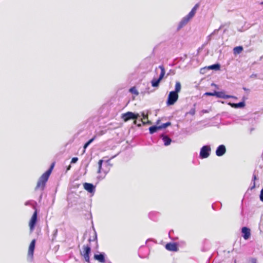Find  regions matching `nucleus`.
I'll return each mask as SVG.
<instances>
[{
	"mask_svg": "<svg viewBox=\"0 0 263 263\" xmlns=\"http://www.w3.org/2000/svg\"><path fill=\"white\" fill-rule=\"evenodd\" d=\"M54 166V163H52L50 168L40 177L37 181V185L35 188V190L39 189L42 191L44 190L46 183L49 178V177L53 168Z\"/></svg>",
	"mask_w": 263,
	"mask_h": 263,
	"instance_id": "nucleus-1",
	"label": "nucleus"
},
{
	"mask_svg": "<svg viewBox=\"0 0 263 263\" xmlns=\"http://www.w3.org/2000/svg\"><path fill=\"white\" fill-rule=\"evenodd\" d=\"M159 68H160L161 70V72L159 78L158 79L154 78L151 81L152 86L154 87H157L159 86L160 82L163 78L165 73V68L162 65H159Z\"/></svg>",
	"mask_w": 263,
	"mask_h": 263,
	"instance_id": "nucleus-2",
	"label": "nucleus"
},
{
	"mask_svg": "<svg viewBox=\"0 0 263 263\" xmlns=\"http://www.w3.org/2000/svg\"><path fill=\"white\" fill-rule=\"evenodd\" d=\"M140 117V116L138 114H135L133 112L128 111L125 114H123L122 115L121 118L124 120V121L127 122L130 119L136 120Z\"/></svg>",
	"mask_w": 263,
	"mask_h": 263,
	"instance_id": "nucleus-3",
	"label": "nucleus"
},
{
	"mask_svg": "<svg viewBox=\"0 0 263 263\" xmlns=\"http://www.w3.org/2000/svg\"><path fill=\"white\" fill-rule=\"evenodd\" d=\"M103 162V161L102 160H100L98 162L99 165V169L98 171V173L101 174L103 173V175L102 176L101 175L99 176L98 178L100 179H102L104 178L106 174L108 172L109 168H108V164L106 163L105 164V167L106 168H102V163Z\"/></svg>",
	"mask_w": 263,
	"mask_h": 263,
	"instance_id": "nucleus-4",
	"label": "nucleus"
},
{
	"mask_svg": "<svg viewBox=\"0 0 263 263\" xmlns=\"http://www.w3.org/2000/svg\"><path fill=\"white\" fill-rule=\"evenodd\" d=\"M211 151V148L210 145H204L203 146L200 151L199 156L201 159H204L208 158L210 155Z\"/></svg>",
	"mask_w": 263,
	"mask_h": 263,
	"instance_id": "nucleus-5",
	"label": "nucleus"
},
{
	"mask_svg": "<svg viewBox=\"0 0 263 263\" xmlns=\"http://www.w3.org/2000/svg\"><path fill=\"white\" fill-rule=\"evenodd\" d=\"M179 96L178 94L173 92L171 91L168 96L167 100V105L168 106L172 105L175 104V103L177 101L178 99Z\"/></svg>",
	"mask_w": 263,
	"mask_h": 263,
	"instance_id": "nucleus-6",
	"label": "nucleus"
},
{
	"mask_svg": "<svg viewBox=\"0 0 263 263\" xmlns=\"http://www.w3.org/2000/svg\"><path fill=\"white\" fill-rule=\"evenodd\" d=\"M83 252H81V255L84 256L85 260L89 262L90 261L89 254L91 251V248L89 246H83Z\"/></svg>",
	"mask_w": 263,
	"mask_h": 263,
	"instance_id": "nucleus-7",
	"label": "nucleus"
},
{
	"mask_svg": "<svg viewBox=\"0 0 263 263\" xmlns=\"http://www.w3.org/2000/svg\"><path fill=\"white\" fill-rule=\"evenodd\" d=\"M37 210L35 209L29 222L30 230L31 232L33 231V230L34 229L35 226L37 222Z\"/></svg>",
	"mask_w": 263,
	"mask_h": 263,
	"instance_id": "nucleus-8",
	"label": "nucleus"
},
{
	"mask_svg": "<svg viewBox=\"0 0 263 263\" xmlns=\"http://www.w3.org/2000/svg\"><path fill=\"white\" fill-rule=\"evenodd\" d=\"M149 254V250L144 246H141L139 250V256L141 258H144L147 257Z\"/></svg>",
	"mask_w": 263,
	"mask_h": 263,
	"instance_id": "nucleus-9",
	"label": "nucleus"
},
{
	"mask_svg": "<svg viewBox=\"0 0 263 263\" xmlns=\"http://www.w3.org/2000/svg\"><path fill=\"white\" fill-rule=\"evenodd\" d=\"M215 95L216 97L218 98H222V99H228V98H233V99H237L236 97H235L234 96L231 95H225L224 92L222 91H215Z\"/></svg>",
	"mask_w": 263,
	"mask_h": 263,
	"instance_id": "nucleus-10",
	"label": "nucleus"
},
{
	"mask_svg": "<svg viewBox=\"0 0 263 263\" xmlns=\"http://www.w3.org/2000/svg\"><path fill=\"white\" fill-rule=\"evenodd\" d=\"M216 155L218 157H221L226 153V148L225 145L221 144L219 145L216 150Z\"/></svg>",
	"mask_w": 263,
	"mask_h": 263,
	"instance_id": "nucleus-11",
	"label": "nucleus"
},
{
	"mask_svg": "<svg viewBox=\"0 0 263 263\" xmlns=\"http://www.w3.org/2000/svg\"><path fill=\"white\" fill-rule=\"evenodd\" d=\"M165 248L168 251L173 252H177L178 250L177 245L175 242L167 243L165 245Z\"/></svg>",
	"mask_w": 263,
	"mask_h": 263,
	"instance_id": "nucleus-12",
	"label": "nucleus"
},
{
	"mask_svg": "<svg viewBox=\"0 0 263 263\" xmlns=\"http://www.w3.org/2000/svg\"><path fill=\"white\" fill-rule=\"evenodd\" d=\"M242 236L245 240L248 239L250 237V229L247 227H244L241 229Z\"/></svg>",
	"mask_w": 263,
	"mask_h": 263,
	"instance_id": "nucleus-13",
	"label": "nucleus"
},
{
	"mask_svg": "<svg viewBox=\"0 0 263 263\" xmlns=\"http://www.w3.org/2000/svg\"><path fill=\"white\" fill-rule=\"evenodd\" d=\"M84 188L89 193H92L95 191V186L91 183H84L83 184Z\"/></svg>",
	"mask_w": 263,
	"mask_h": 263,
	"instance_id": "nucleus-14",
	"label": "nucleus"
},
{
	"mask_svg": "<svg viewBox=\"0 0 263 263\" xmlns=\"http://www.w3.org/2000/svg\"><path fill=\"white\" fill-rule=\"evenodd\" d=\"M35 242H36L35 239H33L31 241V242L29 245V249H28V255L29 256L32 257L33 255L34 250L35 249Z\"/></svg>",
	"mask_w": 263,
	"mask_h": 263,
	"instance_id": "nucleus-15",
	"label": "nucleus"
},
{
	"mask_svg": "<svg viewBox=\"0 0 263 263\" xmlns=\"http://www.w3.org/2000/svg\"><path fill=\"white\" fill-rule=\"evenodd\" d=\"M190 20L186 16L183 17L180 21V22L179 23V24L177 27V30H179L183 27L186 25Z\"/></svg>",
	"mask_w": 263,
	"mask_h": 263,
	"instance_id": "nucleus-16",
	"label": "nucleus"
},
{
	"mask_svg": "<svg viewBox=\"0 0 263 263\" xmlns=\"http://www.w3.org/2000/svg\"><path fill=\"white\" fill-rule=\"evenodd\" d=\"M105 254L103 252H102L99 254H95L94 259L100 262L103 263L105 262Z\"/></svg>",
	"mask_w": 263,
	"mask_h": 263,
	"instance_id": "nucleus-17",
	"label": "nucleus"
},
{
	"mask_svg": "<svg viewBox=\"0 0 263 263\" xmlns=\"http://www.w3.org/2000/svg\"><path fill=\"white\" fill-rule=\"evenodd\" d=\"M160 216V213L156 211H152L148 214V217L153 221H157Z\"/></svg>",
	"mask_w": 263,
	"mask_h": 263,
	"instance_id": "nucleus-18",
	"label": "nucleus"
},
{
	"mask_svg": "<svg viewBox=\"0 0 263 263\" xmlns=\"http://www.w3.org/2000/svg\"><path fill=\"white\" fill-rule=\"evenodd\" d=\"M228 105L231 106L232 107L235 108H241L245 107V103L244 101L240 102L238 103H233L231 102H229L228 103Z\"/></svg>",
	"mask_w": 263,
	"mask_h": 263,
	"instance_id": "nucleus-19",
	"label": "nucleus"
},
{
	"mask_svg": "<svg viewBox=\"0 0 263 263\" xmlns=\"http://www.w3.org/2000/svg\"><path fill=\"white\" fill-rule=\"evenodd\" d=\"M198 6V4H196L192 8L191 11L189 12V13L186 15L190 20H191L195 15Z\"/></svg>",
	"mask_w": 263,
	"mask_h": 263,
	"instance_id": "nucleus-20",
	"label": "nucleus"
},
{
	"mask_svg": "<svg viewBox=\"0 0 263 263\" xmlns=\"http://www.w3.org/2000/svg\"><path fill=\"white\" fill-rule=\"evenodd\" d=\"M161 138L164 142V145L168 146L171 144L172 139L168 136L162 135L161 136Z\"/></svg>",
	"mask_w": 263,
	"mask_h": 263,
	"instance_id": "nucleus-21",
	"label": "nucleus"
},
{
	"mask_svg": "<svg viewBox=\"0 0 263 263\" xmlns=\"http://www.w3.org/2000/svg\"><path fill=\"white\" fill-rule=\"evenodd\" d=\"M160 129H161L160 126L154 125V126H151L149 128V133L151 134H153L157 132L158 130H160Z\"/></svg>",
	"mask_w": 263,
	"mask_h": 263,
	"instance_id": "nucleus-22",
	"label": "nucleus"
},
{
	"mask_svg": "<svg viewBox=\"0 0 263 263\" xmlns=\"http://www.w3.org/2000/svg\"><path fill=\"white\" fill-rule=\"evenodd\" d=\"M243 50V47L241 46H237L234 48L233 52L234 54H239Z\"/></svg>",
	"mask_w": 263,
	"mask_h": 263,
	"instance_id": "nucleus-23",
	"label": "nucleus"
},
{
	"mask_svg": "<svg viewBox=\"0 0 263 263\" xmlns=\"http://www.w3.org/2000/svg\"><path fill=\"white\" fill-rule=\"evenodd\" d=\"M181 86L180 83L177 81L176 82L175 90L173 91L178 93V92H179L181 90Z\"/></svg>",
	"mask_w": 263,
	"mask_h": 263,
	"instance_id": "nucleus-24",
	"label": "nucleus"
},
{
	"mask_svg": "<svg viewBox=\"0 0 263 263\" xmlns=\"http://www.w3.org/2000/svg\"><path fill=\"white\" fill-rule=\"evenodd\" d=\"M209 69L218 70L220 68V65L219 64H215L208 67Z\"/></svg>",
	"mask_w": 263,
	"mask_h": 263,
	"instance_id": "nucleus-25",
	"label": "nucleus"
},
{
	"mask_svg": "<svg viewBox=\"0 0 263 263\" xmlns=\"http://www.w3.org/2000/svg\"><path fill=\"white\" fill-rule=\"evenodd\" d=\"M256 179H257L256 175L254 173L253 175V177H252V183H251L252 184V185L250 187V189L251 190L254 189L255 187V181Z\"/></svg>",
	"mask_w": 263,
	"mask_h": 263,
	"instance_id": "nucleus-26",
	"label": "nucleus"
},
{
	"mask_svg": "<svg viewBox=\"0 0 263 263\" xmlns=\"http://www.w3.org/2000/svg\"><path fill=\"white\" fill-rule=\"evenodd\" d=\"M36 204V203L33 200H28L25 203V205L26 206H31L33 209H35V205L33 204Z\"/></svg>",
	"mask_w": 263,
	"mask_h": 263,
	"instance_id": "nucleus-27",
	"label": "nucleus"
},
{
	"mask_svg": "<svg viewBox=\"0 0 263 263\" xmlns=\"http://www.w3.org/2000/svg\"><path fill=\"white\" fill-rule=\"evenodd\" d=\"M96 136H95L92 138L88 140L84 145V149H85L95 139Z\"/></svg>",
	"mask_w": 263,
	"mask_h": 263,
	"instance_id": "nucleus-28",
	"label": "nucleus"
},
{
	"mask_svg": "<svg viewBox=\"0 0 263 263\" xmlns=\"http://www.w3.org/2000/svg\"><path fill=\"white\" fill-rule=\"evenodd\" d=\"M129 91L135 95H138L139 92L135 87H133L129 89Z\"/></svg>",
	"mask_w": 263,
	"mask_h": 263,
	"instance_id": "nucleus-29",
	"label": "nucleus"
},
{
	"mask_svg": "<svg viewBox=\"0 0 263 263\" xmlns=\"http://www.w3.org/2000/svg\"><path fill=\"white\" fill-rule=\"evenodd\" d=\"M141 116L142 117V119H141L140 120L142 122L143 124H144L145 120L148 119V116L147 115L145 114L144 112H143L141 113Z\"/></svg>",
	"mask_w": 263,
	"mask_h": 263,
	"instance_id": "nucleus-30",
	"label": "nucleus"
},
{
	"mask_svg": "<svg viewBox=\"0 0 263 263\" xmlns=\"http://www.w3.org/2000/svg\"><path fill=\"white\" fill-rule=\"evenodd\" d=\"M57 235H58V229H56L53 231V234L52 235V238H51L52 241H53L55 239V238L57 236Z\"/></svg>",
	"mask_w": 263,
	"mask_h": 263,
	"instance_id": "nucleus-31",
	"label": "nucleus"
},
{
	"mask_svg": "<svg viewBox=\"0 0 263 263\" xmlns=\"http://www.w3.org/2000/svg\"><path fill=\"white\" fill-rule=\"evenodd\" d=\"M171 123L170 122H166L165 123H163L161 125H160V129H163V128H165L167 127H168V126L171 125Z\"/></svg>",
	"mask_w": 263,
	"mask_h": 263,
	"instance_id": "nucleus-32",
	"label": "nucleus"
},
{
	"mask_svg": "<svg viewBox=\"0 0 263 263\" xmlns=\"http://www.w3.org/2000/svg\"><path fill=\"white\" fill-rule=\"evenodd\" d=\"M220 29V28H219L218 29H215L211 34H210L209 36H208V41H210L211 40V36L214 34L215 33H216L219 29Z\"/></svg>",
	"mask_w": 263,
	"mask_h": 263,
	"instance_id": "nucleus-33",
	"label": "nucleus"
},
{
	"mask_svg": "<svg viewBox=\"0 0 263 263\" xmlns=\"http://www.w3.org/2000/svg\"><path fill=\"white\" fill-rule=\"evenodd\" d=\"M195 112H196L195 108L194 107V108H191L190 110V111L186 113V114H190V115L193 116L195 115Z\"/></svg>",
	"mask_w": 263,
	"mask_h": 263,
	"instance_id": "nucleus-34",
	"label": "nucleus"
},
{
	"mask_svg": "<svg viewBox=\"0 0 263 263\" xmlns=\"http://www.w3.org/2000/svg\"><path fill=\"white\" fill-rule=\"evenodd\" d=\"M247 263H257V260L255 258H250Z\"/></svg>",
	"mask_w": 263,
	"mask_h": 263,
	"instance_id": "nucleus-35",
	"label": "nucleus"
},
{
	"mask_svg": "<svg viewBox=\"0 0 263 263\" xmlns=\"http://www.w3.org/2000/svg\"><path fill=\"white\" fill-rule=\"evenodd\" d=\"M204 95L208 96H215V91L213 92H206L204 93Z\"/></svg>",
	"mask_w": 263,
	"mask_h": 263,
	"instance_id": "nucleus-36",
	"label": "nucleus"
},
{
	"mask_svg": "<svg viewBox=\"0 0 263 263\" xmlns=\"http://www.w3.org/2000/svg\"><path fill=\"white\" fill-rule=\"evenodd\" d=\"M259 198L260 201L263 202V187L261 190Z\"/></svg>",
	"mask_w": 263,
	"mask_h": 263,
	"instance_id": "nucleus-37",
	"label": "nucleus"
},
{
	"mask_svg": "<svg viewBox=\"0 0 263 263\" xmlns=\"http://www.w3.org/2000/svg\"><path fill=\"white\" fill-rule=\"evenodd\" d=\"M78 158L77 157H73L71 159V163H75L78 161Z\"/></svg>",
	"mask_w": 263,
	"mask_h": 263,
	"instance_id": "nucleus-38",
	"label": "nucleus"
},
{
	"mask_svg": "<svg viewBox=\"0 0 263 263\" xmlns=\"http://www.w3.org/2000/svg\"><path fill=\"white\" fill-rule=\"evenodd\" d=\"M209 112V110H207V109H203L201 110V112L203 114L208 113Z\"/></svg>",
	"mask_w": 263,
	"mask_h": 263,
	"instance_id": "nucleus-39",
	"label": "nucleus"
},
{
	"mask_svg": "<svg viewBox=\"0 0 263 263\" xmlns=\"http://www.w3.org/2000/svg\"><path fill=\"white\" fill-rule=\"evenodd\" d=\"M70 168H71V166H70V165H69L68 166L67 168V171H68V170H69L70 169Z\"/></svg>",
	"mask_w": 263,
	"mask_h": 263,
	"instance_id": "nucleus-40",
	"label": "nucleus"
},
{
	"mask_svg": "<svg viewBox=\"0 0 263 263\" xmlns=\"http://www.w3.org/2000/svg\"><path fill=\"white\" fill-rule=\"evenodd\" d=\"M42 194L41 195L40 197V198L41 199L42 198Z\"/></svg>",
	"mask_w": 263,
	"mask_h": 263,
	"instance_id": "nucleus-41",
	"label": "nucleus"
},
{
	"mask_svg": "<svg viewBox=\"0 0 263 263\" xmlns=\"http://www.w3.org/2000/svg\"><path fill=\"white\" fill-rule=\"evenodd\" d=\"M261 5H263V1L260 3Z\"/></svg>",
	"mask_w": 263,
	"mask_h": 263,
	"instance_id": "nucleus-42",
	"label": "nucleus"
},
{
	"mask_svg": "<svg viewBox=\"0 0 263 263\" xmlns=\"http://www.w3.org/2000/svg\"><path fill=\"white\" fill-rule=\"evenodd\" d=\"M115 157H116V155H115V156H112V157H111V158H115Z\"/></svg>",
	"mask_w": 263,
	"mask_h": 263,
	"instance_id": "nucleus-43",
	"label": "nucleus"
},
{
	"mask_svg": "<svg viewBox=\"0 0 263 263\" xmlns=\"http://www.w3.org/2000/svg\"><path fill=\"white\" fill-rule=\"evenodd\" d=\"M95 239H97V235H96Z\"/></svg>",
	"mask_w": 263,
	"mask_h": 263,
	"instance_id": "nucleus-44",
	"label": "nucleus"
},
{
	"mask_svg": "<svg viewBox=\"0 0 263 263\" xmlns=\"http://www.w3.org/2000/svg\"><path fill=\"white\" fill-rule=\"evenodd\" d=\"M149 240V239L146 240V243Z\"/></svg>",
	"mask_w": 263,
	"mask_h": 263,
	"instance_id": "nucleus-45",
	"label": "nucleus"
},
{
	"mask_svg": "<svg viewBox=\"0 0 263 263\" xmlns=\"http://www.w3.org/2000/svg\"><path fill=\"white\" fill-rule=\"evenodd\" d=\"M234 263H236V260L235 261Z\"/></svg>",
	"mask_w": 263,
	"mask_h": 263,
	"instance_id": "nucleus-46",
	"label": "nucleus"
}]
</instances>
